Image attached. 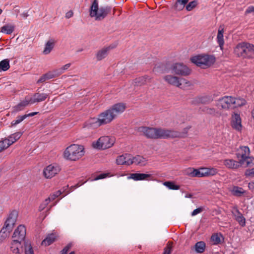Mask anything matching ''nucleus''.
<instances>
[{"instance_id":"4c0bfd02","label":"nucleus","mask_w":254,"mask_h":254,"mask_svg":"<svg viewBox=\"0 0 254 254\" xmlns=\"http://www.w3.org/2000/svg\"><path fill=\"white\" fill-rule=\"evenodd\" d=\"M9 67V61L8 59H4L0 62V71H6Z\"/></svg>"},{"instance_id":"0eeeda50","label":"nucleus","mask_w":254,"mask_h":254,"mask_svg":"<svg viewBox=\"0 0 254 254\" xmlns=\"http://www.w3.org/2000/svg\"><path fill=\"white\" fill-rule=\"evenodd\" d=\"M115 142V139L109 136L100 137L96 141L93 142L92 145L96 149H105L112 147Z\"/></svg>"},{"instance_id":"4d7b16f0","label":"nucleus","mask_w":254,"mask_h":254,"mask_svg":"<svg viewBox=\"0 0 254 254\" xmlns=\"http://www.w3.org/2000/svg\"><path fill=\"white\" fill-rule=\"evenodd\" d=\"M72 246V243L68 244L61 252L62 254H66Z\"/></svg>"},{"instance_id":"bf43d9fd","label":"nucleus","mask_w":254,"mask_h":254,"mask_svg":"<svg viewBox=\"0 0 254 254\" xmlns=\"http://www.w3.org/2000/svg\"><path fill=\"white\" fill-rule=\"evenodd\" d=\"M62 194V191L61 190H58L55 193H53L50 195V197H51L52 200H54L56 198Z\"/></svg>"},{"instance_id":"864d4df0","label":"nucleus","mask_w":254,"mask_h":254,"mask_svg":"<svg viewBox=\"0 0 254 254\" xmlns=\"http://www.w3.org/2000/svg\"><path fill=\"white\" fill-rule=\"evenodd\" d=\"M172 244L168 243L167 246L164 249L163 254H170L172 251Z\"/></svg>"},{"instance_id":"c85d7f7f","label":"nucleus","mask_w":254,"mask_h":254,"mask_svg":"<svg viewBox=\"0 0 254 254\" xmlns=\"http://www.w3.org/2000/svg\"><path fill=\"white\" fill-rule=\"evenodd\" d=\"M22 133L21 132H17L13 134H12L8 136V137L6 138L8 139L10 145H12L13 143L15 142L17 140H18L20 137L21 136Z\"/></svg>"},{"instance_id":"e2e57ef3","label":"nucleus","mask_w":254,"mask_h":254,"mask_svg":"<svg viewBox=\"0 0 254 254\" xmlns=\"http://www.w3.org/2000/svg\"><path fill=\"white\" fill-rule=\"evenodd\" d=\"M73 12L72 11H69L65 14V17L69 18L73 16Z\"/></svg>"},{"instance_id":"aec40b11","label":"nucleus","mask_w":254,"mask_h":254,"mask_svg":"<svg viewBox=\"0 0 254 254\" xmlns=\"http://www.w3.org/2000/svg\"><path fill=\"white\" fill-rule=\"evenodd\" d=\"M164 79L169 84L176 86L177 87H180L181 83H180L179 78L177 76H174L171 75L165 76Z\"/></svg>"},{"instance_id":"c03bdc74","label":"nucleus","mask_w":254,"mask_h":254,"mask_svg":"<svg viewBox=\"0 0 254 254\" xmlns=\"http://www.w3.org/2000/svg\"><path fill=\"white\" fill-rule=\"evenodd\" d=\"M198 2L197 0H193L187 3L186 6V9L188 11H190L194 8L197 5Z\"/></svg>"},{"instance_id":"f257e3e1","label":"nucleus","mask_w":254,"mask_h":254,"mask_svg":"<svg viewBox=\"0 0 254 254\" xmlns=\"http://www.w3.org/2000/svg\"><path fill=\"white\" fill-rule=\"evenodd\" d=\"M126 108V104L123 103H117L98 115L97 118H92L86 122L84 128H95L101 126L111 123L118 115L123 113Z\"/></svg>"},{"instance_id":"412c9836","label":"nucleus","mask_w":254,"mask_h":254,"mask_svg":"<svg viewBox=\"0 0 254 254\" xmlns=\"http://www.w3.org/2000/svg\"><path fill=\"white\" fill-rule=\"evenodd\" d=\"M58 235L55 233H51L47 236L42 242V245L48 246L51 245L57 239Z\"/></svg>"},{"instance_id":"6e6552de","label":"nucleus","mask_w":254,"mask_h":254,"mask_svg":"<svg viewBox=\"0 0 254 254\" xmlns=\"http://www.w3.org/2000/svg\"><path fill=\"white\" fill-rule=\"evenodd\" d=\"M171 68L173 73L182 76L189 75L191 72V70L182 63H175L172 65Z\"/></svg>"},{"instance_id":"bb28decb","label":"nucleus","mask_w":254,"mask_h":254,"mask_svg":"<svg viewBox=\"0 0 254 254\" xmlns=\"http://www.w3.org/2000/svg\"><path fill=\"white\" fill-rule=\"evenodd\" d=\"M189 0H177L175 5L174 9L177 11L182 10L186 4L188 3Z\"/></svg>"},{"instance_id":"9d476101","label":"nucleus","mask_w":254,"mask_h":254,"mask_svg":"<svg viewBox=\"0 0 254 254\" xmlns=\"http://www.w3.org/2000/svg\"><path fill=\"white\" fill-rule=\"evenodd\" d=\"M250 149L248 146H241L237 149L236 156L239 161L243 165L245 162V160L250 155Z\"/></svg>"},{"instance_id":"7c9ffc66","label":"nucleus","mask_w":254,"mask_h":254,"mask_svg":"<svg viewBox=\"0 0 254 254\" xmlns=\"http://www.w3.org/2000/svg\"><path fill=\"white\" fill-rule=\"evenodd\" d=\"M10 231L2 227L0 231V243L3 242L9 236Z\"/></svg>"},{"instance_id":"6e6d98bb","label":"nucleus","mask_w":254,"mask_h":254,"mask_svg":"<svg viewBox=\"0 0 254 254\" xmlns=\"http://www.w3.org/2000/svg\"><path fill=\"white\" fill-rule=\"evenodd\" d=\"M108 176H109L108 173L101 174H100V175H98L97 176H96L94 179H91V181H97L98 180L103 179H104V178L107 177Z\"/></svg>"},{"instance_id":"72a5a7b5","label":"nucleus","mask_w":254,"mask_h":254,"mask_svg":"<svg viewBox=\"0 0 254 254\" xmlns=\"http://www.w3.org/2000/svg\"><path fill=\"white\" fill-rule=\"evenodd\" d=\"M233 109L245 105L246 103V101L245 99L240 98H233Z\"/></svg>"},{"instance_id":"3c124183","label":"nucleus","mask_w":254,"mask_h":254,"mask_svg":"<svg viewBox=\"0 0 254 254\" xmlns=\"http://www.w3.org/2000/svg\"><path fill=\"white\" fill-rule=\"evenodd\" d=\"M247 167L253 166L254 165V158L253 156L249 155L248 158L245 160Z\"/></svg>"},{"instance_id":"39448f33","label":"nucleus","mask_w":254,"mask_h":254,"mask_svg":"<svg viewBox=\"0 0 254 254\" xmlns=\"http://www.w3.org/2000/svg\"><path fill=\"white\" fill-rule=\"evenodd\" d=\"M83 146L77 144H72L67 147L64 153V157L66 160L76 161L83 154Z\"/></svg>"},{"instance_id":"09e8293b","label":"nucleus","mask_w":254,"mask_h":254,"mask_svg":"<svg viewBox=\"0 0 254 254\" xmlns=\"http://www.w3.org/2000/svg\"><path fill=\"white\" fill-rule=\"evenodd\" d=\"M236 221L238 222L239 225L242 227H244L246 225V219L243 216V214L240 216L237 217L235 219Z\"/></svg>"},{"instance_id":"e433bc0d","label":"nucleus","mask_w":254,"mask_h":254,"mask_svg":"<svg viewBox=\"0 0 254 254\" xmlns=\"http://www.w3.org/2000/svg\"><path fill=\"white\" fill-rule=\"evenodd\" d=\"M163 185L169 190H178L180 189V186L176 185L174 182L166 181L163 183Z\"/></svg>"},{"instance_id":"7ed1b4c3","label":"nucleus","mask_w":254,"mask_h":254,"mask_svg":"<svg viewBox=\"0 0 254 254\" xmlns=\"http://www.w3.org/2000/svg\"><path fill=\"white\" fill-rule=\"evenodd\" d=\"M234 52L239 57L254 59V45L246 42L239 43L234 48Z\"/></svg>"},{"instance_id":"2f4dec72","label":"nucleus","mask_w":254,"mask_h":254,"mask_svg":"<svg viewBox=\"0 0 254 254\" xmlns=\"http://www.w3.org/2000/svg\"><path fill=\"white\" fill-rule=\"evenodd\" d=\"M205 244L204 242L199 241L197 242L195 246V251L198 253H203L205 249Z\"/></svg>"},{"instance_id":"774afa93","label":"nucleus","mask_w":254,"mask_h":254,"mask_svg":"<svg viewBox=\"0 0 254 254\" xmlns=\"http://www.w3.org/2000/svg\"><path fill=\"white\" fill-rule=\"evenodd\" d=\"M249 188L250 189L253 190L254 189V183H250L249 184Z\"/></svg>"},{"instance_id":"de8ad7c7","label":"nucleus","mask_w":254,"mask_h":254,"mask_svg":"<svg viewBox=\"0 0 254 254\" xmlns=\"http://www.w3.org/2000/svg\"><path fill=\"white\" fill-rule=\"evenodd\" d=\"M50 72L51 73V75L53 76V78L58 77L63 73L61 68L55 69Z\"/></svg>"},{"instance_id":"a878e982","label":"nucleus","mask_w":254,"mask_h":254,"mask_svg":"<svg viewBox=\"0 0 254 254\" xmlns=\"http://www.w3.org/2000/svg\"><path fill=\"white\" fill-rule=\"evenodd\" d=\"M30 104L29 100H23L20 102L18 105L15 106L13 108V112H18L23 110L24 108Z\"/></svg>"},{"instance_id":"473e14b6","label":"nucleus","mask_w":254,"mask_h":254,"mask_svg":"<svg viewBox=\"0 0 254 254\" xmlns=\"http://www.w3.org/2000/svg\"><path fill=\"white\" fill-rule=\"evenodd\" d=\"M14 29V26L11 24H6L1 28V32L6 34H10Z\"/></svg>"},{"instance_id":"5701e85b","label":"nucleus","mask_w":254,"mask_h":254,"mask_svg":"<svg viewBox=\"0 0 254 254\" xmlns=\"http://www.w3.org/2000/svg\"><path fill=\"white\" fill-rule=\"evenodd\" d=\"M56 42V40L54 39H49L45 44L43 53L44 55H48L50 54L52 50L54 49Z\"/></svg>"},{"instance_id":"f704fd0d","label":"nucleus","mask_w":254,"mask_h":254,"mask_svg":"<svg viewBox=\"0 0 254 254\" xmlns=\"http://www.w3.org/2000/svg\"><path fill=\"white\" fill-rule=\"evenodd\" d=\"M24 250L25 254H34L31 243L28 241L24 242Z\"/></svg>"},{"instance_id":"2eb2a0df","label":"nucleus","mask_w":254,"mask_h":254,"mask_svg":"<svg viewBox=\"0 0 254 254\" xmlns=\"http://www.w3.org/2000/svg\"><path fill=\"white\" fill-rule=\"evenodd\" d=\"M131 155L125 154L118 156L116 159V163L118 165L129 166L132 164L131 161Z\"/></svg>"},{"instance_id":"a18cd8bd","label":"nucleus","mask_w":254,"mask_h":254,"mask_svg":"<svg viewBox=\"0 0 254 254\" xmlns=\"http://www.w3.org/2000/svg\"><path fill=\"white\" fill-rule=\"evenodd\" d=\"M25 119L26 116H24V115L21 116H18L16 120H14L11 122V126H15L16 125L20 124Z\"/></svg>"},{"instance_id":"79ce46f5","label":"nucleus","mask_w":254,"mask_h":254,"mask_svg":"<svg viewBox=\"0 0 254 254\" xmlns=\"http://www.w3.org/2000/svg\"><path fill=\"white\" fill-rule=\"evenodd\" d=\"M10 146L8 139L4 138L0 141V152Z\"/></svg>"},{"instance_id":"49530a36","label":"nucleus","mask_w":254,"mask_h":254,"mask_svg":"<svg viewBox=\"0 0 254 254\" xmlns=\"http://www.w3.org/2000/svg\"><path fill=\"white\" fill-rule=\"evenodd\" d=\"M211 240L214 245H217L221 242L220 237L218 234L212 235Z\"/></svg>"},{"instance_id":"69168bd1","label":"nucleus","mask_w":254,"mask_h":254,"mask_svg":"<svg viewBox=\"0 0 254 254\" xmlns=\"http://www.w3.org/2000/svg\"><path fill=\"white\" fill-rule=\"evenodd\" d=\"M38 114V112H32L28 114H25L24 116H26V118L28 117H32Z\"/></svg>"},{"instance_id":"4be33fe9","label":"nucleus","mask_w":254,"mask_h":254,"mask_svg":"<svg viewBox=\"0 0 254 254\" xmlns=\"http://www.w3.org/2000/svg\"><path fill=\"white\" fill-rule=\"evenodd\" d=\"M202 177L213 176L218 173V170L214 168H201Z\"/></svg>"},{"instance_id":"338daca9","label":"nucleus","mask_w":254,"mask_h":254,"mask_svg":"<svg viewBox=\"0 0 254 254\" xmlns=\"http://www.w3.org/2000/svg\"><path fill=\"white\" fill-rule=\"evenodd\" d=\"M21 16L24 18H26L29 16V14L27 11H24L21 14Z\"/></svg>"},{"instance_id":"9b49d317","label":"nucleus","mask_w":254,"mask_h":254,"mask_svg":"<svg viewBox=\"0 0 254 254\" xmlns=\"http://www.w3.org/2000/svg\"><path fill=\"white\" fill-rule=\"evenodd\" d=\"M26 228L23 225H19L14 231L12 236V238L15 241L19 242H25L26 236Z\"/></svg>"},{"instance_id":"c9c22d12","label":"nucleus","mask_w":254,"mask_h":254,"mask_svg":"<svg viewBox=\"0 0 254 254\" xmlns=\"http://www.w3.org/2000/svg\"><path fill=\"white\" fill-rule=\"evenodd\" d=\"M190 172L188 173V175L191 177H198L202 178L201 176V168H199L198 169H190Z\"/></svg>"},{"instance_id":"6ab92c4d","label":"nucleus","mask_w":254,"mask_h":254,"mask_svg":"<svg viewBox=\"0 0 254 254\" xmlns=\"http://www.w3.org/2000/svg\"><path fill=\"white\" fill-rule=\"evenodd\" d=\"M231 125L233 128L240 131L242 129L241 119L239 114L234 113L232 117Z\"/></svg>"},{"instance_id":"680f3d73","label":"nucleus","mask_w":254,"mask_h":254,"mask_svg":"<svg viewBox=\"0 0 254 254\" xmlns=\"http://www.w3.org/2000/svg\"><path fill=\"white\" fill-rule=\"evenodd\" d=\"M70 66H71V64L68 63V64H67L63 65L62 67H61V68L63 72L64 73L65 70L68 69L70 67Z\"/></svg>"},{"instance_id":"f8f14e48","label":"nucleus","mask_w":254,"mask_h":254,"mask_svg":"<svg viewBox=\"0 0 254 254\" xmlns=\"http://www.w3.org/2000/svg\"><path fill=\"white\" fill-rule=\"evenodd\" d=\"M61 170L60 167L57 165H49L44 169V176L48 179H50L57 175Z\"/></svg>"},{"instance_id":"423d86ee","label":"nucleus","mask_w":254,"mask_h":254,"mask_svg":"<svg viewBox=\"0 0 254 254\" xmlns=\"http://www.w3.org/2000/svg\"><path fill=\"white\" fill-rule=\"evenodd\" d=\"M192 63L198 66L205 68L210 66L215 62V58L210 55H198L190 59Z\"/></svg>"},{"instance_id":"58836bf2","label":"nucleus","mask_w":254,"mask_h":254,"mask_svg":"<svg viewBox=\"0 0 254 254\" xmlns=\"http://www.w3.org/2000/svg\"><path fill=\"white\" fill-rule=\"evenodd\" d=\"M198 102L200 103L207 104H209L213 101V98L211 96H204L198 98Z\"/></svg>"},{"instance_id":"b1692460","label":"nucleus","mask_w":254,"mask_h":254,"mask_svg":"<svg viewBox=\"0 0 254 254\" xmlns=\"http://www.w3.org/2000/svg\"><path fill=\"white\" fill-rule=\"evenodd\" d=\"M223 34L224 28L222 27V26H220L218 29V33L217 35V42L219 44L220 49L222 50L223 49V46L224 44Z\"/></svg>"},{"instance_id":"20e7f679","label":"nucleus","mask_w":254,"mask_h":254,"mask_svg":"<svg viewBox=\"0 0 254 254\" xmlns=\"http://www.w3.org/2000/svg\"><path fill=\"white\" fill-rule=\"evenodd\" d=\"M111 11L110 6L98 7L97 0H94L90 8V16L96 20L101 21L104 19Z\"/></svg>"},{"instance_id":"37998d69","label":"nucleus","mask_w":254,"mask_h":254,"mask_svg":"<svg viewBox=\"0 0 254 254\" xmlns=\"http://www.w3.org/2000/svg\"><path fill=\"white\" fill-rule=\"evenodd\" d=\"M53 78V76L51 75V73L50 72H48L46 74L43 75L37 81V83H42L45 81L46 80L52 79Z\"/></svg>"},{"instance_id":"5fc2aeb1","label":"nucleus","mask_w":254,"mask_h":254,"mask_svg":"<svg viewBox=\"0 0 254 254\" xmlns=\"http://www.w3.org/2000/svg\"><path fill=\"white\" fill-rule=\"evenodd\" d=\"M245 175L246 177H254V168L246 170Z\"/></svg>"},{"instance_id":"dca6fc26","label":"nucleus","mask_w":254,"mask_h":254,"mask_svg":"<svg viewBox=\"0 0 254 254\" xmlns=\"http://www.w3.org/2000/svg\"><path fill=\"white\" fill-rule=\"evenodd\" d=\"M114 46L110 45L105 47L98 51L96 54V58L97 61H101L105 59L111 50L114 48Z\"/></svg>"},{"instance_id":"603ef678","label":"nucleus","mask_w":254,"mask_h":254,"mask_svg":"<svg viewBox=\"0 0 254 254\" xmlns=\"http://www.w3.org/2000/svg\"><path fill=\"white\" fill-rule=\"evenodd\" d=\"M232 213L235 218V219L237 218V217L240 216L242 215L237 207H233Z\"/></svg>"},{"instance_id":"4468645a","label":"nucleus","mask_w":254,"mask_h":254,"mask_svg":"<svg viewBox=\"0 0 254 254\" xmlns=\"http://www.w3.org/2000/svg\"><path fill=\"white\" fill-rule=\"evenodd\" d=\"M17 217V212L15 211H12L9 215L3 227L11 232L12 230L14 225L16 221Z\"/></svg>"},{"instance_id":"f3484780","label":"nucleus","mask_w":254,"mask_h":254,"mask_svg":"<svg viewBox=\"0 0 254 254\" xmlns=\"http://www.w3.org/2000/svg\"><path fill=\"white\" fill-rule=\"evenodd\" d=\"M152 175L143 173H131L127 177L128 179H132L135 181L142 180H151Z\"/></svg>"},{"instance_id":"cd10ccee","label":"nucleus","mask_w":254,"mask_h":254,"mask_svg":"<svg viewBox=\"0 0 254 254\" xmlns=\"http://www.w3.org/2000/svg\"><path fill=\"white\" fill-rule=\"evenodd\" d=\"M131 161L132 164H140L141 165H145L146 164L147 160L145 158L142 156L137 155L135 157H132L131 155Z\"/></svg>"},{"instance_id":"f03ea898","label":"nucleus","mask_w":254,"mask_h":254,"mask_svg":"<svg viewBox=\"0 0 254 254\" xmlns=\"http://www.w3.org/2000/svg\"><path fill=\"white\" fill-rule=\"evenodd\" d=\"M138 131L149 138L166 139L179 136V133L177 131L162 128L141 127H139Z\"/></svg>"},{"instance_id":"a19ab883","label":"nucleus","mask_w":254,"mask_h":254,"mask_svg":"<svg viewBox=\"0 0 254 254\" xmlns=\"http://www.w3.org/2000/svg\"><path fill=\"white\" fill-rule=\"evenodd\" d=\"M202 111L206 114L215 116L218 114V112L214 108L204 107L202 109Z\"/></svg>"},{"instance_id":"1a4fd4ad","label":"nucleus","mask_w":254,"mask_h":254,"mask_svg":"<svg viewBox=\"0 0 254 254\" xmlns=\"http://www.w3.org/2000/svg\"><path fill=\"white\" fill-rule=\"evenodd\" d=\"M233 97L224 96L218 99L216 103V106L219 109L228 110L233 109Z\"/></svg>"},{"instance_id":"a211bd4d","label":"nucleus","mask_w":254,"mask_h":254,"mask_svg":"<svg viewBox=\"0 0 254 254\" xmlns=\"http://www.w3.org/2000/svg\"><path fill=\"white\" fill-rule=\"evenodd\" d=\"M49 95L46 93L37 92L35 93L29 99L30 104L39 103L45 101Z\"/></svg>"},{"instance_id":"c756f323","label":"nucleus","mask_w":254,"mask_h":254,"mask_svg":"<svg viewBox=\"0 0 254 254\" xmlns=\"http://www.w3.org/2000/svg\"><path fill=\"white\" fill-rule=\"evenodd\" d=\"M150 79L148 76H141L136 78L134 80V85L135 86H141L144 85Z\"/></svg>"},{"instance_id":"393cba45","label":"nucleus","mask_w":254,"mask_h":254,"mask_svg":"<svg viewBox=\"0 0 254 254\" xmlns=\"http://www.w3.org/2000/svg\"><path fill=\"white\" fill-rule=\"evenodd\" d=\"M21 242L15 241V240L13 239L10 246L11 251L14 254H20L21 252L19 249V247L21 246Z\"/></svg>"},{"instance_id":"8fccbe9b","label":"nucleus","mask_w":254,"mask_h":254,"mask_svg":"<svg viewBox=\"0 0 254 254\" xmlns=\"http://www.w3.org/2000/svg\"><path fill=\"white\" fill-rule=\"evenodd\" d=\"M244 192V191L242 188L235 187L233 189V193L236 195L241 196Z\"/></svg>"},{"instance_id":"ddd939ff","label":"nucleus","mask_w":254,"mask_h":254,"mask_svg":"<svg viewBox=\"0 0 254 254\" xmlns=\"http://www.w3.org/2000/svg\"><path fill=\"white\" fill-rule=\"evenodd\" d=\"M223 164L226 168L233 170H236L243 165L239 161L230 158L224 159Z\"/></svg>"},{"instance_id":"13d9d810","label":"nucleus","mask_w":254,"mask_h":254,"mask_svg":"<svg viewBox=\"0 0 254 254\" xmlns=\"http://www.w3.org/2000/svg\"><path fill=\"white\" fill-rule=\"evenodd\" d=\"M203 211V208L202 207H199L195 209H194L192 212H191V216H194L196 215H197L198 213H201Z\"/></svg>"},{"instance_id":"ea45409f","label":"nucleus","mask_w":254,"mask_h":254,"mask_svg":"<svg viewBox=\"0 0 254 254\" xmlns=\"http://www.w3.org/2000/svg\"><path fill=\"white\" fill-rule=\"evenodd\" d=\"M180 83H181V86L179 87L183 89H187L192 85L190 81L184 78H181L180 80Z\"/></svg>"},{"instance_id":"052dcab7","label":"nucleus","mask_w":254,"mask_h":254,"mask_svg":"<svg viewBox=\"0 0 254 254\" xmlns=\"http://www.w3.org/2000/svg\"><path fill=\"white\" fill-rule=\"evenodd\" d=\"M254 13V6H249L245 11L246 14Z\"/></svg>"},{"instance_id":"0e129e2a","label":"nucleus","mask_w":254,"mask_h":254,"mask_svg":"<svg viewBox=\"0 0 254 254\" xmlns=\"http://www.w3.org/2000/svg\"><path fill=\"white\" fill-rule=\"evenodd\" d=\"M51 200H52L51 197L49 196L48 198L46 199L43 202L44 205L47 206Z\"/></svg>"}]
</instances>
